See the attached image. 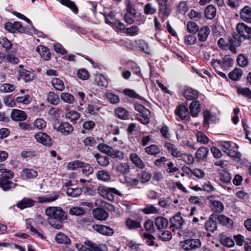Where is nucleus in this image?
Here are the masks:
<instances>
[{
	"mask_svg": "<svg viewBox=\"0 0 251 251\" xmlns=\"http://www.w3.org/2000/svg\"><path fill=\"white\" fill-rule=\"evenodd\" d=\"M17 186V184L7 178H0V187L2 188H14Z\"/></svg>",
	"mask_w": 251,
	"mask_h": 251,
	"instance_id": "35",
	"label": "nucleus"
},
{
	"mask_svg": "<svg viewBox=\"0 0 251 251\" xmlns=\"http://www.w3.org/2000/svg\"><path fill=\"white\" fill-rule=\"evenodd\" d=\"M116 115L121 119L127 120L129 118V112L126 109L118 107L115 110Z\"/></svg>",
	"mask_w": 251,
	"mask_h": 251,
	"instance_id": "33",
	"label": "nucleus"
},
{
	"mask_svg": "<svg viewBox=\"0 0 251 251\" xmlns=\"http://www.w3.org/2000/svg\"><path fill=\"white\" fill-rule=\"evenodd\" d=\"M144 227L146 230L151 233H154L155 231L154 226V223L152 221L148 219L144 223Z\"/></svg>",
	"mask_w": 251,
	"mask_h": 251,
	"instance_id": "57",
	"label": "nucleus"
},
{
	"mask_svg": "<svg viewBox=\"0 0 251 251\" xmlns=\"http://www.w3.org/2000/svg\"><path fill=\"white\" fill-rule=\"evenodd\" d=\"M16 86L10 83H4L0 86V91L3 93L12 92L15 90Z\"/></svg>",
	"mask_w": 251,
	"mask_h": 251,
	"instance_id": "45",
	"label": "nucleus"
},
{
	"mask_svg": "<svg viewBox=\"0 0 251 251\" xmlns=\"http://www.w3.org/2000/svg\"><path fill=\"white\" fill-rule=\"evenodd\" d=\"M165 147L173 156L177 157L179 155V151H177V148L174 144L167 142L165 143Z\"/></svg>",
	"mask_w": 251,
	"mask_h": 251,
	"instance_id": "40",
	"label": "nucleus"
},
{
	"mask_svg": "<svg viewBox=\"0 0 251 251\" xmlns=\"http://www.w3.org/2000/svg\"><path fill=\"white\" fill-rule=\"evenodd\" d=\"M220 180L223 183L227 184L230 182L231 181V175L227 171H224L220 174Z\"/></svg>",
	"mask_w": 251,
	"mask_h": 251,
	"instance_id": "55",
	"label": "nucleus"
},
{
	"mask_svg": "<svg viewBox=\"0 0 251 251\" xmlns=\"http://www.w3.org/2000/svg\"><path fill=\"white\" fill-rule=\"evenodd\" d=\"M176 113L182 120H186L188 115L187 109L184 105H179L176 110Z\"/></svg>",
	"mask_w": 251,
	"mask_h": 251,
	"instance_id": "32",
	"label": "nucleus"
},
{
	"mask_svg": "<svg viewBox=\"0 0 251 251\" xmlns=\"http://www.w3.org/2000/svg\"><path fill=\"white\" fill-rule=\"evenodd\" d=\"M94 217L97 220H105L108 217V213L103 209L97 208L93 211Z\"/></svg>",
	"mask_w": 251,
	"mask_h": 251,
	"instance_id": "17",
	"label": "nucleus"
},
{
	"mask_svg": "<svg viewBox=\"0 0 251 251\" xmlns=\"http://www.w3.org/2000/svg\"><path fill=\"white\" fill-rule=\"evenodd\" d=\"M82 164H83V162L79 160H75L69 162L67 166V168L69 170H73L77 168H81Z\"/></svg>",
	"mask_w": 251,
	"mask_h": 251,
	"instance_id": "58",
	"label": "nucleus"
},
{
	"mask_svg": "<svg viewBox=\"0 0 251 251\" xmlns=\"http://www.w3.org/2000/svg\"><path fill=\"white\" fill-rule=\"evenodd\" d=\"M236 30L239 35L244 39H251V28L244 23H241L237 25Z\"/></svg>",
	"mask_w": 251,
	"mask_h": 251,
	"instance_id": "3",
	"label": "nucleus"
},
{
	"mask_svg": "<svg viewBox=\"0 0 251 251\" xmlns=\"http://www.w3.org/2000/svg\"><path fill=\"white\" fill-rule=\"evenodd\" d=\"M60 98L64 102L70 104L73 103L75 100L74 97L69 93H62Z\"/></svg>",
	"mask_w": 251,
	"mask_h": 251,
	"instance_id": "49",
	"label": "nucleus"
},
{
	"mask_svg": "<svg viewBox=\"0 0 251 251\" xmlns=\"http://www.w3.org/2000/svg\"><path fill=\"white\" fill-rule=\"evenodd\" d=\"M209 150L205 147L200 148L196 153V157L198 160H203L207 157Z\"/></svg>",
	"mask_w": 251,
	"mask_h": 251,
	"instance_id": "34",
	"label": "nucleus"
},
{
	"mask_svg": "<svg viewBox=\"0 0 251 251\" xmlns=\"http://www.w3.org/2000/svg\"><path fill=\"white\" fill-rule=\"evenodd\" d=\"M55 240L58 244L68 245L71 243L69 237L61 232H59L56 234Z\"/></svg>",
	"mask_w": 251,
	"mask_h": 251,
	"instance_id": "23",
	"label": "nucleus"
},
{
	"mask_svg": "<svg viewBox=\"0 0 251 251\" xmlns=\"http://www.w3.org/2000/svg\"><path fill=\"white\" fill-rule=\"evenodd\" d=\"M197 139L198 142L202 144H207L208 143V138L202 132L199 131L197 134Z\"/></svg>",
	"mask_w": 251,
	"mask_h": 251,
	"instance_id": "64",
	"label": "nucleus"
},
{
	"mask_svg": "<svg viewBox=\"0 0 251 251\" xmlns=\"http://www.w3.org/2000/svg\"><path fill=\"white\" fill-rule=\"evenodd\" d=\"M59 2L62 4L69 7L74 13L78 12V8L75 3L70 0H60Z\"/></svg>",
	"mask_w": 251,
	"mask_h": 251,
	"instance_id": "42",
	"label": "nucleus"
},
{
	"mask_svg": "<svg viewBox=\"0 0 251 251\" xmlns=\"http://www.w3.org/2000/svg\"><path fill=\"white\" fill-rule=\"evenodd\" d=\"M202 18V13L200 10L192 9L189 12V19L196 22L200 21Z\"/></svg>",
	"mask_w": 251,
	"mask_h": 251,
	"instance_id": "37",
	"label": "nucleus"
},
{
	"mask_svg": "<svg viewBox=\"0 0 251 251\" xmlns=\"http://www.w3.org/2000/svg\"><path fill=\"white\" fill-rule=\"evenodd\" d=\"M11 118L14 121L21 122L27 118L26 113L19 109H12L11 112Z\"/></svg>",
	"mask_w": 251,
	"mask_h": 251,
	"instance_id": "8",
	"label": "nucleus"
},
{
	"mask_svg": "<svg viewBox=\"0 0 251 251\" xmlns=\"http://www.w3.org/2000/svg\"><path fill=\"white\" fill-rule=\"evenodd\" d=\"M125 224L126 227L130 230H134L141 227L139 221L129 218L126 219Z\"/></svg>",
	"mask_w": 251,
	"mask_h": 251,
	"instance_id": "27",
	"label": "nucleus"
},
{
	"mask_svg": "<svg viewBox=\"0 0 251 251\" xmlns=\"http://www.w3.org/2000/svg\"><path fill=\"white\" fill-rule=\"evenodd\" d=\"M81 168H82V173L86 176H88L93 172V168L89 164L83 162Z\"/></svg>",
	"mask_w": 251,
	"mask_h": 251,
	"instance_id": "54",
	"label": "nucleus"
},
{
	"mask_svg": "<svg viewBox=\"0 0 251 251\" xmlns=\"http://www.w3.org/2000/svg\"><path fill=\"white\" fill-rule=\"evenodd\" d=\"M45 214L48 216L49 225L56 229L63 227V222L67 219L66 213L58 206H50L45 210Z\"/></svg>",
	"mask_w": 251,
	"mask_h": 251,
	"instance_id": "1",
	"label": "nucleus"
},
{
	"mask_svg": "<svg viewBox=\"0 0 251 251\" xmlns=\"http://www.w3.org/2000/svg\"><path fill=\"white\" fill-rule=\"evenodd\" d=\"M46 100L49 103L54 105L58 104L60 102L58 95L52 91H50L47 94Z\"/></svg>",
	"mask_w": 251,
	"mask_h": 251,
	"instance_id": "22",
	"label": "nucleus"
},
{
	"mask_svg": "<svg viewBox=\"0 0 251 251\" xmlns=\"http://www.w3.org/2000/svg\"><path fill=\"white\" fill-rule=\"evenodd\" d=\"M35 201L29 198H25L17 204V206L21 209L31 207L34 205Z\"/></svg>",
	"mask_w": 251,
	"mask_h": 251,
	"instance_id": "18",
	"label": "nucleus"
},
{
	"mask_svg": "<svg viewBox=\"0 0 251 251\" xmlns=\"http://www.w3.org/2000/svg\"><path fill=\"white\" fill-rule=\"evenodd\" d=\"M95 81L98 85L103 87H107L108 85V81L106 77L102 75H97L95 77Z\"/></svg>",
	"mask_w": 251,
	"mask_h": 251,
	"instance_id": "38",
	"label": "nucleus"
},
{
	"mask_svg": "<svg viewBox=\"0 0 251 251\" xmlns=\"http://www.w3.org/2000/svg\"><path fill=\"white\" fill-rule=\"evenodd\" d=\"M242 2V0H226L227 6L233 9L238 8Z\"/></svg>",
	"mask_w": 251,
	"mask_h": 251,
	"instance_id": "56",
	"label": "nucleus"
},
{
	"mask_svg": "<svg viewBox=\"0 0 251 251\" xmlns=\"http://www.w3.org/2000/svg\"><path fill=\"white\" fill-rule=\"evenodd\" d=\"M216 219L220 224L229 227H231L233 224L231 219L224 215H216Z\"/></svg>",
	"mask_w": 251,
	"mask_h": 251,
	"instance_id": "28",
	"label": "nucleus"
},
{
	"mask_svg": "<svg viewBox=\"0 0 251 251\" xmlns=\"http://www.w3.org/2000/svg\"><path fill=\"white\" fill-rule=\"evenodd\" d=\"M83 143L86 147H93L97 144V140L93 137H88L83 140Z\"/></svg>",
	"mask_w": 251,
	"mask_h": 251,
	"instance_id": "60",
	"label": "nucleus"
},
{
	"mask_svg": "<svg viewBox=\"0 0 251 251\" xmlns=\"http://www.w3.org/2000/svg\"><path fill=\"white\" fill-rule=\"evenodd\" d=\"M242 70L239 68H235L229 73L228 76L230 79L234 81L238 80L242 76Z\"/></svg>",
	"mask_w": 251,
	"mask_h": 251,
	"instance_id": "36",
	"label": "nucleus"
},
{
	"mask_svg": "<svg viewBox=\"0 0 251 251\" xmlns=\"http://www.w3.org/2000/svg\"><path fill=\"white\" fill-rule=\"evenodd\" d=\"M123 92L125 95L132 98L144 100L142 97L137 94L135 91L132 89H125Z\"/></svg>",
	"mask_w": 251,
	"mask_h": 251,
	"instance_id": "50",
	"label": "nucleus"
},
{
	"mask_svg": "<svg viewBox=\"0 0 251 251\" xmlns=\"http://www.w3.org/2000/svg\"><path fill=\"white\" fill-rule=\"evenodd\" d=\"M215 220H217L216 219V214H211L209 218L208 221L205 224V227L207 231L213 232L217 229V226Z\"/></svg>",
	"mask_w": 251,
	"mask_h": 251,
	"instance_id": "11",
	"label": "nucleus"
},
{
	"mask_svg": "<svg viewBox=\"0 0 251 251\" xmlns=\"http://www.w3.org/2000/svg\"><path fill=\"white\" fill-rule=\"evenodd\" d=\"M151 112L149 109H146L144 112L139 113L136 115V119L140 121L142 124L147 125L150 122Z\"/></svg>",
	"mask_w": 251,
	"mask_h": 251,
	"instance_id": "16",
	"label": "nucleus"
},
{
	"mask_svg": "<svg viewBox=\"0 0 251 251\" xmlns=\"http://www.w3.org/2000/svg\"><path fill=\"white\" fill-rule=\"evenodd\" d=\"M97 149L100 151L104 152L109 156L113 151V148L107 145L104 144H100L97 146Z\"/></svg>",
	"mask_w": 251,
	"mask_h": 251,
	"instance_id": "48",
	"label": "nucleus"
},
{
	"mask_svg": "<svg viewBox=\"0 0 251 251\" xmlns=\"http://www.w3.org/2000/svg\"><path fill=\"white\" fill-rule=\"evenodd\" d=\"M115 169L119 173L125 175L130 172V167L128 163H120L116 166Z\"/></svg>",
	"mask_w": 251,
	"mask_h": 251,
	"instance_id": "29",
	"label": "nucleus"
},
{
	"mask_svg": "<svg viewBox=\"0 0 251 251\" xmlns=\"http://www.w3.org/2000/svg\"><path fill=\"white\" fill-rule=\"evenodd\" d=\"M241 19L244 22L251 23V7L246 5L240 11Z\"/></svg>",
	"mask_w": 251,
	"mask_h": 251,
	"instance_id": "9",
	"label": "nucleus"
},
{
	"mask_svg": "<svg viewBox=\"0 0 251 251\" xmlns=\"http://www.w3.org/2000/svg\"><path fill=\"white\" fill-rule=\"evenodd\" d=\"M209 205L212 210L217 213H221L224 208V204L220 201H215L211 197L208 198Z\"/></svg>",
	"mask_w": 251,
	"mask_h": 251,
	"instance_id": "14",
	"label": "nucleus"
},
{
	"mask_svg": "<svg viewBox=\"0 0 251 251\" xmlns=\"http://www.w3.org/2000/svg\"><path fill=\"white\" fill-rule=\"evenodd\" d=\"M20 76L23 78L25 82L31 81L33 78V75L29 71L22 69L19 71Z\"/></svg>",
	"mask_w": 251,
	"mask_h": 251,
	"instance_id": "43",
	"label": "nucleus"
},
{
	"mask_svg": "<svg viewBox=\"0 0 251 251\" xmlns=\"http://www.w3.org/2000/svg\"><path fill=\"white\" fill-rule=\"evenodd\" d=\"M154 224L157 229L159 230H161L168 226V221L165 218L159 216L155 218Z\"/></svg>",
	"mask_w": 251,
	"mask_h": 251,
	"instance_id": "19",
	"label": "nucleus"
},
{
	"mask_svg": "<svg viewBox=\"0 0 251 251\" xmlns=\"http://www.w3.org/2000/svg\"><path fill=\"white\" fill-rule=\"evenodd\" d=\"M96 230L99 233L107 236H111L114 233L113 229L108 226L103 225H96Z\"/></svg>",
	"mask_w": 251,
	"mask_h": 251,
	"instance_id": "21",
	"label": "nucleus"
},
{
	"mask_svg": "<svg viewBox=\"0 0 251 251\" xmlns=\"http://www.w3.org/2000/svg\"><path fill=\"white\" fill-rule=\"evenodd\" d=\"M106 97L109 102L113 104H116L120 101L119 97L112 93H106Z\"/></svg>",
	"mask_w": 251,
	"mask_h": 251,
	"instance_id": "51",
	"label": "nucleus"
},
{
	"mask_svg": "<svg viewBox=\"0 0 251 251\" xmlns=\"http://www.w3.org/2000/svg\"><path fill=\"white\" fill-rule=\"evenodd\" d=\"M242 37L238 34L233 35L232 38L229 39L230 50L233 52H235V47H239L243 42Z\"/></svg>",
	"mask_w": 251,
	"mask_h": 251,
	"instance_id": "6",
	"label": "nucleus"
},
{
	"mask_svg": "<svg viewBox=\"0 0 251 251\" xmlns=\"http://www.w3.org/2000/svg\"><path fill=\"white\" fill-rule=\"evenodd\" d=\"M36 51L38 52L41 57L43 58L45 60H49L50 58V53L49 50L43 46H39L36 48Z\"/></svg>",
	"mask_w": 251,
	"mask_h": 251,
	"instance_id": "24",
	"label": "nucleus"
},
{
	"mask_svg": "<svg viewBox=\"0 0 251 251\" xmlns=\"http://www.w3.org/2000/svg\"><path fill=\"white\" fill-rule=\"evenodd\" d=\"M75 247L79 251H103L99 246L90 241H86L83 244H76Z\"/></svg>",
	"mask_w": 251,
	"mask_h": 251,
	"instance_id": "2",
	"label": "nucleus"
},
{
	"mask_svg": "<svg viewBox=\"0 0 251 251\" xmlns=\"http://www.w3.org/2000/svg\"><path fill=\"white\" fill-rule=\"evenodd\" d=\"M36 141L44 146H50L51 144V139L47 133L38 132L34 134Z\"/></svg>",
	"mask_w": 251,
	"mask_h": 251,
	"instance_id": "5",
	"label": "nucleus"
},
{
	"mask_svg": "<svg viewBox=\"0 0 251 251\" xmlns=\"http://www.w3.org/2000/svg\"><path fill=\"white\" fill-rule=\"evenodd\" d=\"M201 246V242L198 239H189V250L199 248Z\"/></svg>",
	"mask_w": 251,
	"mask_h": 251,
	"instance_id": "63",
	"label": "nucleus"
},
{
	"mask_svg": "<svg viewBox=\"0 0 251 251\" xmlns=\"http://www.w3.org/2000/svg\"><path fill=\"white\" fill-rule=\"evenodd\" d=\"M56 129L57 131L65 136L70 135L74 131V127L68 122H61Z\"/></svg>",
	"mask_w": 251,
	"mask_h": 251,
	"instance_id": "4",
	"label": "nucleus"
},
{
	"mask_svg": "<svg viewBox=\"0 0 251 251\" xmlns=\"http://www.w3.org/2000/svg\"><path fill=\"white\" fill-rule=\"evenodd\" d=\"M160 233L158 234L159 238L162 241H168L172 239V234L168 230H160Z\"/></svg>",
	"mask_w": 251,
	"mask_h": 251,
	"instance_id": "41",
	"label": "nucleus"
},
{
	"mask_svg": "<svg viewBox=\"0 0 251 251\" xmlns=\"http://www.w3.org/2000/svg\"><path fill=\"white\" fill-rule=\"evenodd\" d=\"M80 117V114L76 111L72 110L65 114V118L71 122H75Z\"/></svg>",
	"mask_w": 251,
	"mask_h": 251,
	"instance_id": "39",
	"label": "nucleus"
},
{
	"mask_svg": "<svg viewBox=\"0 0 251 251\" xmlns=\"http://www.w3.org/2000/svg\"><path fill=\"white\" fill-rule=\"evenodd\" d=\"M95 157L98 164L102 166H106L109 164V158L106 156L96 154Z\"/></svg>",
	"mask_w": 251,
	"mask_h": 251,
	"instance_id": "44",
	"label": "nucleus"
},
{
	"mask_svg": "<svg viewBox=\"0 0 251 251\" xmlns=\"http://www.w3.org/2000/svg\"><path fill=\"white\" fill-rule=\"evenodd\" d=\"M51 83L52 86L56 90L62 91L65 88V85L63 81L59 78L53 77L51 79Z\"/></svg>",
	"mask_w": 251,
	"mask_h": 251,
	"instance_id": "31",
	"label": "nucleus"
},
{
	"mask_svg": "<svg viewBox=\"0 0 251 251\" xmlns=\"http://www.w3.org/2000/svg\"><path fill=\"white\" fill-rule=\"evenodd\" d=\"M189 110L192 116L197 117L201 111V105L198 100H193L189 104Z\"/></svg>",
	"mask_w": 251,
	"mask_h": 251,
	"instance_id": "15",
	"label": "nucleus"
},
{
	"mask_svg": "<svg viewBox=\"0 0 251 251\" xmlns=\"http://www.w3.org/2000/svg\"><path fill=\"white\" fill-rule=\"evenodd\" d=\"M180 237H182L183 239V241H181L180 242V246L185 251H188V229L186 228L185 229H180L178 232Z\"/></svg>",
	"mask_w": 251,
	"mask_h": 251,
	"instance_id": "10",
	"label": "nucleus"
},
{
	"mask_svg": "<svg viewBox=\"0 0 251 251\" xmlns=\"http://www.w3.org/2000/svg\"><path fill=\"white\" fill-rule=\"evenodd\" d=\"M156 12V8L151 3H148L144 7V13L146 15L153 14Z\"/></svg>",
	"mask_w": 251,
	"mask_h": 251,
	"instance_id": "62",
	"label": "nucleus"
},
{
	"mask_svg": "<svg viewBox=\"0 0 251 251\" xmlns=\"http://www.w3.org/2000/svg\"><path fill=\"white\" fill-rule=\"evenodd\" d=\"M237 93L249 99H251V90L249 88H238Z\"/></svg>",
	"mask_w": 251,
	"mask_h": 251,
	"instance_id": "61",
	"label": "nucleus"
},
{
	"mask_svg": "<svg viewBox=\"0 0 251 251\" xmlns=\"http://www.w3.org/2000/svg\"><path fill=\"white\" fill-rule=\"evenodd\" d=\"M145 151L150 155H155L160 152V149L157 146L151 145L145 148Z\"/></svg>",
	"mask_w": 251,
	"mask_h": 251,
	"instance_id": "46",
	"label": "nucleus"
},
{
	"mask_svg": "<svg viewBox=\"0 0 251 251\" xmlns=\"http://www.w3.org/2000/svg\"><path fill=\"white\" fill-rule=\"evenodd\" d=\"M37 175V171L33 169H25L21 172V176L23 179L35 178Z\"/></svg>",
	"mask_w": 251,
	"mask_h": 251,
	"instance_id": "25",
	"label": "nucleus"
},
{
	"mask_svg": "<svg viewBox=\"0 0 251 251\" xmlns=\"http://www.w3.org/2000/svg\"><path fill=\"white\" fill-rule=\"evenodd\" d=\"M69 214L71 215L81 216L84 213V210L82 207H73L69 210Z\"/></svg>",
	"mask_w": 251,
	"mask_h": 251,
	"instance_id": "52",
	"label": "nucleus"
},
{
	"mask_svg": "<svg viewBox=\"0 0 251 251\" xmlns=\"http://www.w3.org/2000/svg\"><path fill=\"white\" fill-rule=\"evenodd\" d=\"M59 197L58 193L54 192L53 194L42 196L38 197L39 203H49L56 200Z\"/></svg>",
	"mask_w": 251,
	"mask_h": 251,
	"instance_id": "13",
	"label": "nucleus"
},
{
	"mask_svg": "<svg viewBox=\"0 0 251 251\" xmlns=\"http://www.w3.org/2000/svg\"><path fill=\"white\" fill-rule=\"evenodd\" d=\"M216 13V8L212 4L207 6L204 10L205 16L208 19H213L215 17Z\"/></svg>",
	"mask_w": 251,
	"mask_h": 251,
	"instance_id": "26",
	"label": "nucleus"
},
{
	"mask_svg": "<svg viewBox=\"0 0 251 251\" xmlns=\"http://www.w3.org/2000/svg\"><path fill=\"white\" fill-rule=\"evenodd\" d=\"M157 1L159 5V13H161L164 16L168 17L171 13L168 0H157Z\"/></svg>",
	"mask_w": 251,
	"mask_h": 251,
	"instance_id": "7",
	"label": "nucleus"
},
{
	"mask_svg": "<svg viewBox=\"0 0 251 251\" xmlns=\"http://www.w3.org/2000/svg\"><path fill=\"white\" fill-rule=\"evenodd\" d=\"M130 159L132 162L138 168L144 169L145 165L140 157L135 153H132L130 155Z\"/></svg>",
	"mask_w": 251,
	"mask_h": 251,
	"instance_id": "20",
	"label": "nucleus"
},
{
	"mask_svg": "<svg viewBox=\"0 0 251 251\" xmlns=\"http://www.w3.org/2000/svg\"><path fill=\"white\" fill-rule=\"evenodd\" d=\"M170 221L171 224V227H175L176 228H180L184 223V221L181 217L180 213L171 217Z\"/></svg>",
	"mask_w": 251,
	"mask_h": 251,
	"instance_id": "12",
	"label": "nucleus"
},
{
	"mask_svg": "<svg viewBox=\"0 0 251 251\" xmlns=\"http://www.w3.org/2000/svg\"><path fill=\"white\" fill-rule=\"evenodd\" d=\"M237 61L238 65L242 67H246L248 64L247 57L243 54H241L238 56Z\"/></svg>",
	"mask_w": 251,
	"mask_h": 251,
	"instance_id": "53",
	"label": "nucleus"
},
{
	"mask_svg": "<svg viewBox=\"0 0 251 251\" xmlns=\"http://www.w3.org/2000/svg\"><path fill=\"white\" fill-rule=\"evenodd\" d=\"M34 126L39 129H42L46 127V122L41 118H37L34 122Z\"/></svg>",
	"mask_w": 251,
	"mask_h": 251,
	"instance_id": "59",
	"label": "nucleus"
},
{
	"mask_svg": "<svg viewBox=\"0 0 251 251\" xmlns=\"http://www.w3.org/2000/svg\"><path fill=\"white\" fill-rule=\"evenodd\" d=\"M97 177L99 180L106 181L110 180L111 176L107 172L100 171L97 173Z\"/></svg>",
	"mask_w": 251,
	"mask_h": 251,
	"instance_id": "47",
	"label": "nucleus"
},
{
	"mask_svg": "<svg viewBox=\"0 0 251 251\" xmlns=\"http://www.w3.org/2000/svg\"><path fill=\"white\" fill-rule=\"evenodd\" d=\"M210 32V30L209 27L206 26H204L201 28L198 33L199 40L201 42L206 41Z\"/></svg>",
	"mask_w": 251,
	"mask_h": 251,
	"instance_id": "30",
	"label": "nucleus"
}]
</instances>
